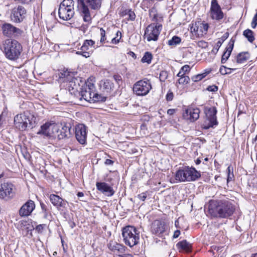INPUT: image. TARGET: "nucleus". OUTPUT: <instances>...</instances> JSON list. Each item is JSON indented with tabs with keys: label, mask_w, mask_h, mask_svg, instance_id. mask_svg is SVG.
I'll list each match as a JSON object with an SVG mask.
<instances>
[{
	"label": "nucleus",
	"mask_w": 257,
	"mask_h": 257,
	"mask_svg": "<svg viewBox=\"0 0 257 257\" xmlns=\"http://www.w3.org/2000/svg\"><path fill=\"white\" fill-rule=\"evenodd\" d=\"M205 118L201 124V127L204 130L213 127L218 124L216 114L217 110L215 107H206L205 108Z\"/></svg>",
	"instance_id": "nucleus-7"
},
{
	"label": "nucleus",
	"mask_w": 257,
	"mask_h": 257,
	"mask_svg": "<svg viewBox=\"0 0 257 257\" xmlns=\"http://www.w3.org/2000/svg\"><path fill=\"white\" fill-rule=\"evenodd\" d=\"M190 81V78L186 75L178 79V83L180 84H187Z\"/></svg>",
	"instance_id": "nucleus-43"
},
{
	"label": "nucleus",
	"mask_w": 257,
	"mask_h": 257,
	"mask_svg": "<svg viewBox=\"0 0 257 257\" xmlns=\"http://www.w3.org/2000/svg\"><path fill=\"white\" fill-rule=\"evenodd\" d=\"M102 1V0H78L80 13L85 22L89 23L91 21L88 6L92 10H99Z\"/></svg>",
	"instance_id": "nucleus-3"
},
{
	"label": "nucleus",
	"mask_w": 257,
	"mask_h": 257,
	"mask_svg": "<svg viewBox=\"0 0 257 257\" xmlns=\"http://www.w3.org/2000/svg\"><path fill=\"white\" fill-rule=\"evenodd\" d=\"M209 25L204 22H196L191 27V32H194L198 35L206 34L208 31Z\"/></svg>",
	"instance_id": "nucleus-18"
},
{
	"label": "nucleus",
	"mask_w": 257,
	"mask_h": 257,
	"mask_svg": "<svg viewBox=\"0 0 257 257\" xmlns=\"http://www.w3.org/2000/svg\"><path fill=\"white\" fill-rule=\"evenodd\" d=\"M74 4L73 0H63L59 6L74 9Z\"/></svg>",
	"instance_id": "nucleus-37"
},
{
	"label": "nucleus",
	"mask_w": 257,
	"mask_h": 257,
	"mask_svg": "<svg viewBox=\"0 0 257 257\" xmlns=\"http://www.w3.org/2000/svg\"><path fill=\"white\" fill-rule=\"evenodd\" d=\"M228 36H229L228 33V32L225 33L223 35V36L221 37V38L220 39L221 41H223V42L224 41L228 38Z\"/></svg>",
	"instance_id": "nucleus-59"
},
{
	"label": "nucleus",
	"mask_w": 257,
	"mask_h": 257,
	"mask_svg": "<svg viewBox=\"0 0 257 257\" xmlns=\"http://www.w3.org/2000/svg\"><path fill=\"white\" fill-rule=\"evenodd\" d=\"M147 197V192H143L138 195V198L142 201H145Z\"/></svg>",
	"instance_id": "nucleus-54"
},
{
	"label": "nucleus",
	"mask_w": 257,
	"mask_h": 257,
	"mask_svg": "<svg viewBox=\"0 0 257 257\" xmlns=\"http://www.w3.org/2000/svg\"><path fill=\"white\" fill-rule=\"evenodd\" d=\"M257 26V10L256 13L253 17L252 22L251 23V26L252 29H255Z\"/></svg>",
	"instance_id": "nucleus-47"
},
{
	"label": "nucleus",
	"mask_w": 257,
	"mask_h": 257,
	"mask_svg": "<svg viewBox=\"0 0 257 257\" xmlns=\"http://www.w3.org/2000/svg\"><path fill=\"white\" fill-rule=\"evenodd\" d=\"M174 97V95L172 92L169 91L166 96V100L168 101H171L173 100Z\"/></svg>",
	"instance_id": "nucleus-52"
},
{
	"label": "nucleus",
	"mask_w": 257,
	"mask_h": 257,
	"mask_svg": "<svg viewBox=\"0 0 257 257\" xmlns=\"http://www.w3.org/2000/svg\"><path fill=\"white\" fill-rule=\"evenodd\" d=\"M33 117L26 113L17 114L14 118V124L20 131H25L28 127L32 128L35 126V121H32Z\"/></svg>",
	"instance_id": "nucleus-6"
},
{
	"label": "nucleus",
	"mask_w": 257,
	"mask_h": 257,
	"mask_svg": "<svg viewBox=\"0 0 257 257\" xmlns=\"http://www.w3.org/2000/svg\"><path fill=\"white\" fill-rule=\"evenodd\" d=\"M155 2V0H143L142 6L145 11L150 8Z\"/></svg>",
	"instance_id": "nucleus-38"
},
{
	"label": "nucleus",
	"mask_w": 257,
	"mask_h": 257,
	"mask_svg": "<svg viewBox=\"0 0 257 257\" xmlns=\"http://www.w3.org/2000/svg\"><path fill=\"white\" fill-rule=\"evenodd\" d=\"M206 76V73L199 74L192 77L191 79L194 82H198L202 80L204 77Z\"/></svg>",
	"instance_id": "nucleus-42"
},
{
	"label": "nucleus",
	"mask_w": 257,
	"mask_h": 257,
	"mask_svg": "<svg viewBox=\"0 0 257 257\" xmlns=\"http://www.w3.org/2000/svg\"><path fill=\"white\" fill-rule=\"evenodd\" d=\"M222 43L223 41H221L220 40H218V42L216 43V45H215V46L214 47L213 49H212V52L214 54H216L218 52L219 48L221 47Z\"/></svg>",
	"instance_id": "nucleus-46"
},
{
	"label": "nucleus",
	"mask_w": 257,
	"mask_h": 257,
	"mask_svg": "<svg viewBox=\"0 0 257 257\" xmlns=\"http://www.w3.org/2000/svg\"><path fill=\"white\" fill-rule=\"evenodd\" d=\"M57 130V125L55 123L47 122L41 126L37 132L38 135H43L45 138L53 139L54 131Z\"/></svg>",
	"instance_id": "nucleus-11"
},
{
	"label": "nucleus",
	"mask_w": 257,
	"mask_h": 257,
	"mask_svg": "<svg viewBox=\"0 0 257 257\" xmlns=\"http://www.w3.org/2000/svg\"><path fill=\"white\" fill-rule=\"evenodd\" d=\"M152 89L151 82L146 79L137 82L133 86V91L137 95H147Z\"/></svg>",
	"instance_id": "nucleus-10"
},
{
	"label": "nucleus",
	"mask_w": 257,
	"mask_h": 257,
	"mask_svg": "<svg viewBox=\"0 0 257 257\" xmlns=\"http://www.w3.org/2000/svg\"><path fill=\"white\" fill-rule=\"evenodd\" d=\"M200 174L194 168L185 166L178 170L175 177H200Z\"/></svg>",
	"instance_id": "nucleus-15"
},
{
	"label": "nucleus",
	"mask_w": 257,
	"mask_h": 257,
	"mask_svg": "<svg viewBox=\"0 0 257 257\" xmlns=\"http://www.w3.org/2000/svg\"><path fill=\"white\" fill-rule=\"evenodd\" d=\"M96 187L99 191L107 196H112L115 193L113 188L105 182H97Z\"/></svg>",
	"instance_id": "nucleus-22"
},
{
	"label": "nucleus",
	"mask_w": 257,
	"mask_h": 257,
	"mask_svg": "<svg viewBox=\"0 0 257 257\" xmlns=\"http://www.w3.org/2000/svg\"><path fill=\"white\" fill-rule=\"evenodd\" d=\"M92 102H104L106 99V97L97 93H93L92 96Z\"/></svg>",
	"instance_id": "nucleus-34"
},
{
	"label": "nucleus",
	"mask_w": 257,
	"mask_h": 257,
	"mask_svg": "<svg viewBox=\"0 0 257 257\" xmlns=\"http://www.w3.org/2000/svg\"><path fill=\"white\" fill-rule=\"evenodd\" d=\"M59 18L64 21L70 20L74 15V9L59 6L58 10Z\"/></svg>",
	"instance_id": "nucleus-23"
},
{
	"label": "nucleus",
	"mask_w": 257,
	"mask_h": 257,
	"mask_svg": "<svg viewBox=\"0 0 257 257\" xmlns=\"http://www.w3.org/2000/svg\"><path fill=\"white\" fill-rule=\"evenodd\" d=\"M23 47L21 43L15 39H7L4 44L6 57L13 61L17 60L21 55Z\"/></svg>",
	"instance_id": "nucleus-2"
},
{
	"label": "nucleus",
	"mask_w": 257,
	"mask_h": 257,
	"mask_svg": "<svg viewBox=\"0 0 257 257\" xmlns=\"http://www.w3.org/2000/svg\"><path fill=\"white\" fill-rule=\"evenodd\" d=\"M235 69L227 68L223 65L221 66L219 69V72L222 75H226L231 73V70H234Z\"/></svg>",
	"instance_id": "nucleus-39"
},
{
	"label": "nucleus",
	"mask_w": 257,
	"mask_h": 257,
	"mask_svg": "<svg viewBox=\"0 0 257 257\" xmlns=\"http://www.w3.org/2000/svg\"><path fill=\"white\" fill-rule=\"evenodd\" d=\"M119 257H134V256L130 254H128L119 255Z\"/></svg>",
	"instance_id": "nucleus-64"
},
{
	"label": "nucleus",
	"mask_w": 257,
	"mask_h": 257,
	"mask_svg": "<svg viewBox=\"0 0 257 257\" xmlns=\"http://www.w3.org/2000/svg\"><path fill=\"white\" fill-rule=\"evenodd\" d=\"M49 198L53 205L58 209L60 207H65L67 203V201L63 199L59 196L54 194H51Z\"/></svg>",
	"instance_id": "nucleus-25"
},
{
	"label": "nucleus",
	"mask_w": 257,
	"mask_h": 257,
	"mask_svg": "<svg viewBox=\"0 0 257 257\" xmlns=\"http://www.w3.org/2000/svg\"><path fill=\"white\" fill-rule=\"evenodd\" d=\"M100 34L101 36V38L100 42L101 43H104L105 42V41L106 40V38L105 37V31L103 28L100 29Z\"/></svg>",
	"instance_id": "nucleus-45"
},
{
	"label": "nucleus",
	"mask_w": 257,
	"mask_h": 257,
	"mask_svg": "<svg viewBox=\"0 0 257 257\" xmlns=\"http://www.w3.org/2000/svg\"><path fill=\"white\" fill-rule=\"evenodd\" d=\"M13 185L10 183H3L0 185V198H10L13 196Z\"/></svg>",
	"instance_id": "nucleus-20"
},
{
	"label": "nucleus",
	"mask_w": 257,
	"mask_h": 257,
	"mask_svg": "<svg viewBox=\"0 0 257 257\" xmlns=\"http://www.w3.org/2000/svg\"><path fill=\"white\" fill-rule=\"evenodd\" d=\"M75 137L77 141L81 145L86 144V127L83 124H78L75 128Z\"/></svg>",
	"instance_id": "nucleus-16"
},
{
	"label": "nucleus",
	"mask_w": 257,
	"mask_h": 257,
	"mask_svg": "<svg viewBox=\"0 0 257 257\" xmlns=\"http://www.w3.org/2000/svg\"><path fill=\"white\" fill-rule=\"evenodd\" d=\"M209 13L211 18L213 20L219 21L223 18V13L217 0H212Z\"/></svg>",
	"instance_id": "nucleus-12"
},
{
	"label": "nucleus",
	"mask_w": 257,
	"mask_h": 257,
	"mask_svg": "<svg viewBox=\"0 0 257 257\" xmlns=\"http://www.w3.org/2000/svg\"><path fill=\"white\" fill-rule=\"evenodd\" d=\"M100 86L102 91L106 93H110L114 87L113 83L109 79L101 81Z\"/></svg>",
	"instance_id": "nucleus-29"
},
{
	"label": "nucleus",
	"mask_w": 257,
	"mask_h": 257,
	"mask_svg": "<svg viewBox=\"0 0 257 257\" xmlns=\"http://www.w3.org/2000/svg\"><path fill=\"white\" fill-rule=\"evenodd\" d=\"M26 10L22 6L14 8L10 15V19L15 23H20L23 21L26 17Z\"/></svg>",
	"instance_id": "nucleus-13"
},
{
	"label": "nucleus",
	"mask_w": 257,
	"mask_h": 257,
	"mask_svg": "<svg viewBox=\"0 0 257 257\" xmlns=\"http://www.w3.org/2000/svg\"><path fill=\"white\" fill-rule=\"evenodd\" d=\"M3 35L8 38L19 39L24 33V31L12 24L5 22L1 26Z\"/></svg>",
	"instance_id": "nucleus-8"
},
{
	"label": "nucleus",
	"mask_w": 257,
	"mask_h": 257,
	"mask_svg": "<svg viewBox=\"0 0 257 257\" xmlns=\"http://www.w3.org/2000/svg\"><path fill=\"white\" fill-rule=\"evenodd\" d=\"M185 75L181 72V70L179 71V73L177 74V76L178 77H179L180 78H181L183 76H184Z\"/></svg>",
	"instance_id": "nucleus-63"
},
{
	"label": "nucleus",
	"mask_w": 257,
	"mask_h": 257,
	"mask_svg": "<svg viewBox=\"0 0 257 257\" xmlns=\"http://www.w3.org/2000/svg\"><path fill=\"white\" fill-rule=\"evenodd\" d=\"M234 43V40L231 39L226 48V51L224 52L222 55L221 60V63H225L227 60L228 59L233 48Z\"/></svg>",
	"instance_id": "nucleus-27"
},
{
	"label": "nucleus",
	"mask_w": 257,
	"mask_h": 257,
	"mask_svg": "<svg viewBox=\"0 0 257 257\" xmlns=\"http://www.w3.org/2000/svg\"><path fill=\"white\" fill-rule=\"evenodd\" d=\"M250 54L248 52L239 53L237 56L236 62L238 63H242L250 58Z\"/></svg>",
	"instance_id": "nucleus-31"
},
{
	"label": "nucleus",
	"mask_w": 257,
	"mask_h": 257,
	"mask_svg": "<svg viewBox=\"0 0 257 257\" xmlns=\"http://www.w3.org/2000/svg\"><path fill=\"white\" fill-rule=\"evenodd\" d=\"M122 235L125 244L131 247L139 242V232L133 226L128 225L123 227L122 229Z\"/></svg>",
	"instance_id": "nucleus-5"
},
{
	"label": "nucleus",
	"mask_w": 257,
	"mask_h": 257,
	"mask_svg": "<svg viewBox=\"0 0 257 257\" xmlns=\"http://www.w3.org/2000/svg\"><path fill=\"white\" fill-rule=\"evenodd\" d=\"M234 206L226 200H211L208 204V213L212 218H226L231 216Z\"/></svg>",
	"instance_id": "nucleus-1"
},
{
	"label": "nucleus",
	"mask_w": 257,
	"mask_h": 257,
	"mask_svg": "<svg viewBox=\"0 0 257 257\" xmlns=\"http://www.w3.org/2000/svg\"><path fill=\"white\" fill-rule=\"evenodd\" d=\"M84 43L86 44L91 49L94 48L95 42L92 40H86L84 41Z\"/></svg>",
	"instance_id": "nucleus-48"
},
{
	"label": "nucleus",
	"mask_w": 257,
	"mask_h": 257,
	"mask_svg": "<svg viewBox=\"0 0 257 257\" xmlns=\"http://www.w3.org/2000/svg\"><path fill=\"white\" fill-rule=\"evenodd\" d=\"M80 50L83 51V57L88 58L92 54L93 49L89 47L86 44L83 43L82 46L80 48Z\"/></svg>",
	"instance_id": "nucleus-32"
},
{
	"label": "nucleus",
	"mask_w": 257,
	"mask_h": 257,
	"mask_svg": "<svg viewBox=\"0 0 257 257\" xmlns=\"http://www.w3.org/2000/svg\"><path fill=\"white\" fill-rule=\"evenodd\" d=\"M45 226L46 224H39L36 227L35 229L38 233H42Z\"/></svg>",
	"instance_id": "nucleus-49"
},
{
	"label": "nucleus",
	"mask_w": 257,
	"mask_h": 257,
	"mask_svg": "<svg viewBox=\"0 0 257 257\" xmlns=\"http://www.w3.org/2000/svg\"><path fill=\"white\" fill-rule=\"evenodd\" d=\"M124 15H128L129 17L128 20L134 21L136 18V15L135 13L131 10H125L123 12Z\"/></svg>",
	"instance_id": "nucleus-40"
},
{
	"label": "nucleus",
	"mask_w": 257,
	"mask_h": 257,
	"mask_svg": "<svg viewBox=\"0 0 257 257\" xmlns=\"http://www.w3.org/2000/svg\"><path fill=\"white\" fill-rule=\"evenodd\" d=\"M162 27V25L158 23L149 25L146 28L144 35L147 41L149 42L157 41L161 31Z\"/></svg>",
	"instance_id": "nucleus-9"
},
{
	"label": "nucleus",
	"mask_w": 257,
	"mask_h": 257,
	"mask_svg": "<svg viewBox=\"0 0 257 257\" xmlns=\"http://www.w3.org/2000/svg\"><path fill=\"white\" fill-rule=\"evenodd\" d=\"M176 247L179 252L184 251L186 252H191L192 250V244L186 240L184 239L178 242L176 244Z\"/></svg>",
	"instance_id": "nucleus-28"
},
{
	"label": "nucleus",
	"mask_w": 257,
	"mask_h": 257,
	"mask_svg": "<svg viewBox=\"0 0 257 257\" xmlns=\"http://www.w3.org/2000/svg\"><path fill=\"white\" fill-rule=\"evenodd\" d=\"M175 111V110L174 109H169L167 110V113L169 115H171L174 113Z\"/></svg>",
	"instance_id": "nucleus-62"
},
{
	"label": "nucleus",
	"mask_w": 257,
	"mask_h": 257,
	"mask_svg": "<svg viewBox=\"0 0 257 257\" xmlns=\"http://www.w3.org/2000/svg\"><path fill=\"white\" fill-rule=\"evenodd\" d=\"M80 92L77 91V94H78L79 100L82 101L83 99L87 102H91L92 101V96H91V91L90 88H81ZM77 90V89L76 90Z\"/></svg>",
	"instance_id": "nucleus-26"
},
{
	"label": "nucleus",
	"mask_w": 257,
	"mask_h": 257,
	"mask_svg": "<svg viewBox=\"0 0 257 257\" xmlns=\"http://www.w3.org/2000/svg\"><path fill=\"white\" fill-rule=\"evenodd\" d=\"M76 72H71L68 70H63L59 74V81L61 83H67L66 86L70 93H75L78 86V80L75 77Z\"/></svg>",
	"instance_id": "nucleus-4"
},
{
	"label": "nucleus",
	"mask_w": 257,
	"mask_h": 257,
	"mask_svg": "<svg viewBox=\"0 0 257 257\" xmlns=\"http://www.w3.org/2000/svg\"><path fill=\"white\" fill-rule=\"evenodd\" d=\"M200 110L198 108L189 107L186 108L183 113V117L192 122L197 120L199 117Z\"/></svg>",
	"instance_id": "nucleus-17"
},
{
	"label": "nucleus",
	"mask_w": 257,
	"mask_h": 257,
	"mask_svg": "<svg viewBox=\"0 0 257 257\" xmlns=\"http://www.w3.org/2000/svg\"><path fill=\"white\" fill-rule=\"evenodd\" d=\"M74 131V129H71L70 124L64 125L60 130L57 126V130L54 131L53 139L57 138L60 140L65 138H69L71 136Z\"/></svg>",
	"instance_id": "nucleus-14"
},
{
	"label": "nucleus",
	"mask_w": 257,
	"mask_h": 257,
	"mask_svg": "<svg viewBox=\"0 0 257 257\" xmlns=\"http://www.w3.org/2000/svg\"><path fill=\"white\" fill-rule=\"evenodd\" d=\"M42 213H43L44 218L46 219L48 218L49 215H50V214L49 213L48 210H46L45 211H43Z\"/></svg>",
	"instance_id": "nucleus-60"
},
{
	"label": "nucleus",
	"mask_w": 257,
	"mask_h": 257,
	"mask_svg": "<svg viewBox=\"0 0 257 257\" xmlns=\"http://www.w3.org/2000/svg\"><path fill=\"white\" fill-rule=\"evenodd\" d=\"M168 76L166 71H162L160 73L159 78L161 81L164 82Z\"/></svg>",
	"instance_id": "nucleus-44"
},
{
	"label": "nucleus",
	"mask_w": 257,
	"mask_h": 257,
	"mask_svg": "<svg viewBox=\"0 0 257 257\" xmlns=\"http://www.w3.org/2000/svg\"><path fill=\"white\" fill-rule=\"evenodd\" d=\"M180 70L182 73H183L184 74H185L186 73L189 72L190 70V67L188 65H185L182 67Z\"/></svg>",
	"instance_id": "nucleus-50"
},
{
	"label": "nucleus",
	"mask_w": 257,
	"mask_h": 257,
	"mask_svg": "<svg viewBox=\"0 0 257 257\" xmlns=\"http://www.w3.org/2000/svg\"><path fill=\"white\" fill-rule=\"evenodd\" d=\"M40 205H41V207L42 212L45 211L46 210H48V206L44 203H43L42 202H40Z\"/></svg>",
	"instance_id": "nucleus-56"
},
{
	"label": "nucleus",
	"mask_w": 257,
	"mask_h": 257,
	"mask_svg": "<svg viewBox=\"0 0 257 257\" xmlns=\"http://www.w3.org/2000/svg\"><path fill=\"white\" fill-rule=\"evenodd\" d=\"M243 35L250 43H252L255 39L253 36V32L250 29H246L244 30L243 32Z\"/></svg>",
	"instance_id": "nucleus-33"
},
{
	"label": "nucleus",
	"mask_w": 257,
	"mask_h": 257,
	"mask_svg": "<svg viewBox=\"0 0 257 257\" xmlns=\"http://www.w3.org/2000/svg\"><path fill=\"white\" fill-rule=\"evenodd\" d=\"M113 163L114 162L112 160L108 159H106L104 162L105 164L106 165H112Z\"/></svg>",
	"instance_id": "nucleus-57"
},
{
	"label": "nucleus",
	"mask_w": 257,
	"mask_h": 257,
	"mask_svg": "<svg viewBox=\"0 0 257 257\" xmlns=\"http://www.w3.org/2000/svg\"><path fill=\"white\" fill-rule=\"evenodd\" d=\"M121 38V36L120 37L119 39H116V38H114L111 40V43L112 44H117L119 42V40Z\"/></svg>",
	"instance_id": "nucleus-61"
},
{
	"label": "nucleus",
	"mask_w": 257,
	"mask_h": 257,
	"mask_svg": "<svg viewBox=\"0 0 257 257\" xmlns=\"http://www.w3.org/2000/svg\"><path fill=\"white\" fill-rule=\"evenodd\" d=\"M150 17H153V21H156L158 17L157 10L155 7H152L149 11Z\"/></svg>",
	"instance_id": "nucleus-41"
},
{
	"label": "nucleus",
	"mask_w": 257,
	"mask_h": 257,
	"mask_svg": "<svg viewBox=\"0 0 257 257\" xmlns=\"http://www.w3.org/2000/svg\"><path fill=\"white\" fill-rule=\"evenodd\" d=\"M35 208L34 202L31 200L27 201L20 209L19 214L22 217L30 215Z\"/></svg>",
	"instance_id": "nucleus-21"
},
{
	"label": "nucleus",
	"mask_w": 257,
	"mask_h": 257,
	"mask_svg": "<svg viewBox=\"0 0 257 257\" xmlns=\"http://www.w3.org/2000/svg\"><path fill=\"white\" fill-rule=\"evenodd\" d=\"M181 38L177 36H173L172 39L168 41V44L169 46H176L181 43Z\"/></svg>",
	"instance_id": "nucleus-36"
},
{
	"label": "nucleus",
	"mask_w": 257,
	"mask_h": 257,
	"mask_svg": "<svg viewBox=\"0 0 257 257\" xmlns=\"http://www.w3.org/2000/svg\"><path fill=\"white\" fill-rule=\"evenodd\" d=\"M113 78L118 85L120 84V82H122V78L119 75H114Z\"/></svg>",
	"instance_id": "nucleus-53"
},
{
	"label": "nucleus",
	"mask_w": 257,
	"mask_h": 257,
	"mask_svg": "<svg viewBox=\"0 0 257 257\" xmlns=\"http://www.w3.org/2000/svg\"><path fill=\"white\" fill-rule=\"evenodd\" d=\"M233 167H232L231 166H229L227 169V172H228V176L227 177H230V175H231L232 176V177H233Z\"/></svg>",
	"instance_id": "nucleus-55"
},
{
	"label": "nucleus",
	"mask_w": 257,
	"mask_h": 257,
	"mask_svg": "<svg viewBox=\"0 0 257 257\" xmlns=\"http://www.w3.org/2000/svg\"><path fill=\"white\" fill-rule=\"evenodd\" d=\"M180 234V231L179 230H176L174 231L173 234V238H177Z\"/></svg>",
	"instance_id": "nucleus-58"
},
{
	"label": "nucleus",
	"mask_w": 257,
	"mask_h": 257,
	"mask_svg": "<svg viewBox=\"0 0 257 257\" xmlns=\"http://www.w3.org/2000/svg\"><path fill=\"white\" fill-rule=\"evenodd\" d=\"M107 247L111 251L119 256V255L125 252L126 248L123 244L112 240L109 241L107 244Z\"/></svg>",
	"instance_id": "nucleus-19"
},
{
	"label": "nucleus",
	"mask_w": 257,
	"mask_h": 257,
	"mask_svg": "<svg viewBox=\"0 0 257 257\" xmlns=\"http://www.w3.org/2000/svg\"><path fill=\"white\" fill-rule=\"evenodd\" d=\"M171 183L181 182H191L198 180L199 178H167Z\"/></svg>",
	"instance_id": "nucleus-30"
},
{
	"label": "nucleus",
	"mask_w": 257,
	"mask_h": 257,
	"mask_svg": "<svg viewBox=\"0 0 257 257\" xmlns=\"http://www.w3.org/2000/svg\"><path fill=\"white\" fill-rule=\"evenodd\" d=\"M218 87L214 85L208 86L206 88L208 91L211 92H216L218 90Z\"/></svg>",
	"instance_id": "nucleus-51"
},
{
	"label": "nucleus",
	"mask_w": 257,
	"mask_h": 257,
	"mask_svg": "<svg viewBox=\"0 0 257 257\" xmlns=\"http://www.w3.org/2000/svg\"><path fill=\"white\" fill-rule=\"evenodd\" d=\"M165 231V225L164 222L155 220L152 224L151 231L152 233L160 236Z\"/></svg>",
	"instance_id": "nucleus-24"
},
{
	"label": "nucleus",
	"mask_w": 257,
	"mask_h": 257,
	"mask_svg": "<svg viewBox=\"0 0 257 257\" xmlns=\"http://www.w3.org/2000/svg\"><path fill=\"white\" fill-rule=\"evenodd\" d=\"M153 56L150 52H146L145 53L143 58L141 59V62L143 63H147L150 64L152 61Z\"/></svg>",
	"instance_id": "nucleus-35"
}]
</instances>
